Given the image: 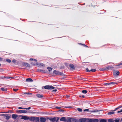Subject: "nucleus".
Returning <instances> with one entry per match:
<instances>
[{"instance_id": "obj_40", "label": "nucleus", "mask_w": 122, "mask_h": 122, "mask_svg": "<svg viewBox=\"0 0 122 122\" xmlns=\"http://www.w3.org/2000/svg\"><path fill=\"white\" fill-rule=\"evenodd\" d=\"M65 68V66H61V67H60V68L61 69H63L64 68Z\"/></svg>"}, {"instance_id": "obj_60", "label": "nucleus", "mask_w": 122, "mask_h": 122, "mask_svg": "<svg viewBox=\"0 0 122 122\" xmlns=\"http://www.w3.org/2000/svg\"><path fill=\"white\" fill-rule=\"evenodd\" d=\"M82 97L83 98H84L85 97V96L84 95H83Z\"/></svg>"}, {"instance_id": "obj_43", "label": "nucleus", "mask_w": 122, "mask_h": 122, "mask_svg": "<svg viewBox=\"0 0 122 122\" xmlns=\"http://www.w3.org/2000/svg\"><path fill=\"white\" fill-rule=\"evenodd\" d=\"M40 65L41 66H44V65L42 63H41L40 64Z\"/></svg>"}, {"instance_id": "obj_54", "label": "nucleus", "mask_w": 122, "mask_h": 122, "mask_svg": "<svg viewBox=\"0 0 122 122\" xmlns=\"http://www.w3.org/2000/svg\"><path fill=\"white\" fill-rule=\"evenodd\" d=\"M34 60V59H33L32 58H30V61H33Z\"/></svg>"}, {"instance_id": "obj_48", "label": "nucleus", "mask_w": 122, "mask_h": 122, "mask_svg": "<svg viewBox=\"0 0 122 122\" xmlns=\"http://www.w3.org/2000/svg\"><path fill=\"white\" fill-rule=\"evenodd\" d=\"M122 65V62L121 63H120L118 65H117L116 66H120L121 65Z\"/></svg>"}, {"instance_id": "obj_8", "label": "nucleus", "mask_w": 122, "mask_h": 122, "mask_svg": "<svg viewBox=\"0 0 122 122\" xmlns=\"http://www.w3.org/2000/svg\"><path fill=\"white\" fill-rule=\"evenodd\" d=\"M17 112L18 113H29V112L28 111H27L26 110H18Z\"/></svg>"}, {"instance_id": "obj_42", "label": "nucleus", "mask_w": 122, "mask_h": 122, "mask_svg": "<svg viewBox=\"0 0 122 122\" xmlns=\"http://www.w3.org/2000/svg\"><path fill=\"white\" fill-rule=\"evenodd\" d=\"M14 99H15L16 100L18 101L19 100H20V99L19 98H16V99L13 98L12 99V100H13Z\"/></svg>"}, {"instance_id": "obj_10", "label": "nucleus", "mask_w": 122, "mask_h": 122, "mask_svg": "<svg viewBox=\"0 0 122 122\" xmlns=\"http://www.w3.org/2000/svg\"><path fill=\"white\" fill-rule=\"evenodd\" d=\"M86 72L92 71V72H94L96 71V70L95 69H92L90 70H89L88 68H87L86 69Z\"/></svg>"}, {"instance_id": "obj_52", "label": "nucleus", "mask_w": 122, "mask_h": 122, "mask_svg": "<svg viewBox=\"0 0 122 122\" xmlns=\"http://www.w3.org/2000/svg\"><path fill=\"white\" fill-rule=\"evenodd\" d=\"M59 111L60 112H61L64 111V110L63 109H60V110Z\"/></svg>"}, {"instance_id": "obj_32", "label": "nucleus", "mask_w": 122, "mask_h": 122, "mask_svg": "<svg viewBox=\"0 0 122 122\" xmlns=\"http://www.w3.org/2000/svg\"><path fill=\"white\" fill-rule=\"evenodd\" d=\"M41 72L43 73H46V71L44 70H41Z\"/></svg>"}, {"instance_id": "obj_12", "label": "nucleus", "mask_w": 122, "mask_h": 122, "mask_svg": "<svg viewBox=\"0 0 122 122\" xmlns=\"http://www.w3.org/2000/svg\"><path fill=\"white\" fill-rule=\"evenodd\" d=\"M5 115L4 117L7 120L9 119L10 117V114H5Z\"/></svg>"}, {"instance_id": "obj_26", "label": "nucleus", "mask_w": 122, "mask_h": 122, "mask_svg": "<svg viewBox=\"0 0 122 122\" xmlns=\"http://www.w3.org/2000/svg\"><path fill=\"white\" fill-rule=\"evenodd\" d=\"M1 90L3 91H5L7 90V89L6 88L3 87L1 88Z\"/></svg>"}, {"instance_id": "obj_7", "label": "nucleus", "mask_w": 122, "mask_h": 122, "mask_svg": "<svg viewBox=\"0 0 122 122\" xmlns=\"http://www.w3.org/2000/svg\"><path fill=\"white\" fill-rule=\"evenodd\" d=\"M69 122H79V120L70 117Z\"/></svg>"}, {"instance_id": "obj_1", "label": "nucleus", "mask_w": 122, "mask_h": 122, "mask_svg": "<svg viewBox=\"0 0 122 122\" xmlns=\"http://www.w3.org/2000/svg\"><path fill=\"white\" fill-rule=\"evenodd\" d=\"M30 121L33 122H39L40 118L38 117H30Z\"/></svg>"}, {"instance_id": "obj_55", "label": "nucleus", "mask_w": 122, "mask_h": 122, "mask_svg": "<svg viewBox=\"0 0 122 122\" xmlns=\"http://www.w3.org/2000/svg\"><path fill=\"white\" fill-rule=\"evenodd\" d=\"M3 60V58L0 57V61H2Z\"/></svg>"}, {"instance_id": "obj_20", "label": "nucleus", "mask_w": 122, "mask_h": 122, "mask_svg": "<svg viewBox=\"0 0 122 122\" xmlns=\"http://www.w3.org/2000/svg\"><path fill=\"white\" fill-rule=\"evenodd\" d=\"M86 122H92V119H91L88 118H86Z\"/></svg>"}, {"instance_id": "obj_31", "label": "nucleus", "mask_w": 122, "mask_h": 122, "mask_svg": "<svg viewBox=\"0 0 122 122\" xmlns=\"http://www.w3.org/2000/svg\"><path fill=\"white\" fill-rule=\"evenodd\" d=\"M79 44L80 45H83V46H84L85 47H88V46H87L85 44H82V43H80Z\"/></svg>"}, {"instance_id": "obj_17", "label": "nucleus", "mask_w": 122, "mask_h": 122, "mask_svg": "<svg viewBox=\"0 0 122 122\" xmlns=\"http://www.w3.org/2000/svg\"><path fill=\"white\" fill-rule=\"evenodd\" d=\"M99 122H107V119H99Z\"/></svg>"}, {"instance_id": "obj_6", "label": "nucleus", "mask_w": 122, "mask_h": 122, "mask_svg": "<svg viewBox=\"0 0 122 122\" xmlns=\"http://www.w3.org/2000/svg\"><path fill=\"white\" fill-rule=\"evenodd\" d=\"M44 88L45 89H54L55 87L52 86L48 85L45 86Z\"/></svg>"}, {"instance_id": "obj_25", "label": "nucleus", "mask_w": 122, "mask_h": 122, "mask_svg": "<svg viewBox=\"0 0 122 122\" xmlns=\"http://www.w3.org/2000/svg\"><path fill=\"white\" fill-rule=\"evenodd\" d=\"M100 111V110H94L91 111L89 112H91V113L96 112H99Z\"/></svg>"}, {"instance_id": "obj_62", "label": "nucleus", "mask_w": 122, "mask_h": 122, "mask_svg": "<svg viewBox=\"0 0 122 122\" xmlns=\"http://www.w3.org/2000/svg\"><path fill=\"white\" fill-rule=\"evenodd\" d=\"M3 77H0V78L3 79L4 78Z\"/></svg>"}, {"instance_id": "obj_15", "label": "nucleus", "mask_w": 122, "mask_h": 122, "mask_svg": "<svg viewBox=\"0 0 122 122\" xmlns=\"http://www.w3.org/2000/svg\"><path fill=\"white\" fill-rule=\"evenodd\" d=\"M69 66L70 68H72V69L75 70V67L74 65L73 64H70Z\"/></svg>"}, {"instance_id": "obj_27", "label": "nucleus", "mask_w": 122, "mask_h": 122, "mask_svg": "<svg viewBox=\"0 0 122 122\" xmlns=\"http://www.w3.org/2000/svg\"><path fill=\"white\" fill-rule=\"evenodd\" d=\"M47 68L48 70V71H52V68L50 67H48Z\"/></svg>"}, {"instance_id": "obj_64", "label": "nucleus", "mask_w": 122, "mask_h": 122, "mask_svg": "<svg viewBox=\"0 0 122 122\" xmlns=\"http://www.w3.org/2000/svg\"><path fill=\"white\" fill-rule=\"evenodd\" d=\"M4 77V78H7L6 77H5V76H4V77Z\"/></svg>"}, {"instance_id": "obj_28", "label": "nucleus", "mask_w": 122, "mask_h": 122, "mask_svg": "<svg viewBox=\"0 0 122 122\" xmlns=\"http://www.w3.org/2000/svg\"><path fill=\"white\" fill-rule=\"evenodd\" d=\"M100 71H103L105 70H107L106 67H103L101 69H100Z\"/></svg>"}, {"instance_id": "obj_46", "label": "nucleus", "mask_w": 122, "mask_h": 122, "mask_svg": "<svg viewBox=\"0 0 122 122\" xmlns=\"http://www.w3.org/2000/svg\"><path fill=\"white\" fill-rule=\"evenodd\" d=\"M30 108H31V107H29L27 108H25V109H26V110H29V109H30Z\"/></svg>"}, {"instance_id": "obj_23", "label": "nucleus", "mask_w": 122, "mask_h": 122, "mask_svg": "<svg viewBox=\"0 0 122 122\" xmlns=\"http://www.w3.org/2000/svg\"><path fill=\"white\" fill-rule=\"evenodd\" d=\"M36 96L40 98H41L43 97V96L42 95L40 94H37L36 95Z\"/></svg>"}, {"instance_id": "obj_56", "label": "nucleus", "mask_w": 122, "mask_h": 122, "mask_svg": "<svg viewBox=\"0 0 122 122\" xmlns=\"http://www.w3.org/2000/svg\"><path fill=\"white\" fill-rule=\"evenodd\" d=\"M64 107L65 108H68L71 107Z\"/></svg>"}, {"instance_id": "obj_35", "label": "nucleus", "mask_w": 122, "mask_h": 122, "mask_svg": "<svg viewBox=\"0 0 122 122\" xmlns=\"http://www.w3.org/2000/svg\"><path fill=\"white\" fill-rule=\"evenodd\" d=\"M24 94L25 95H30V94H31V93H28V92H24Z\"/></svg>"}, {"instance_id": "obj_5", "label": "nucleus", "mask_w": 122, "mask_h": 122, "mask_svg": "<svg viewBox=\"0 0 122 122\" xmlns=\"http://www.w3.org/2000/svg\"><path fill=\"white\" fill-rule=\"evenodd\" d=\"M20 117H21V119H24V120H29L30 121V117H29L28 116H23L22 115H20Z\"/></svg>"}, {"instance_id": "obj_3", "label": "nucleus", "mask_w": 122, "mask_h": 122, "mask_svg": "<svg viewBox=\"0 0 122 122\" xmlns=\"http://www.w3.org/2000/svg\"><path fill=\"white\" fill-rule=\"evenodd\" d=\"M69 119L70 117H67V118H66L65 117H63L60 118V120L65 122H69Z\"/></svg>"}, {"instance_id": "obj_57", "label": "nucleus", "mask_w": 122, "mask_h": 122, "mask_svg": "<svg viewBox=\"0 0 122 122\" xmlns=\"http://www.w3.org/2000/svg\"><path fill=\"white\" fill-rule=\"evenodd\" d=\"M69 95H67L66 96V97H67V98H69Z\"/></svg>"}, {"instance_id": "obj_29", "label": "nucleus", "mask_w": 122, "mask_h": 122, "mask_svg": "<svg viewBox=\"0 0 122 122\" xmlns=\"http://www.w3.org/2000/svg\"><path fill=\"white\" fill-rule=\"evenodd\" d=\"M110 86H111L117 84V83L113 82H110Z\"/></svg>"}, {"instance_id": "obj_44", "label": "nucleus", "mask_w": 122, "mask_h": 122, "mask_svg": "<svg viewBox=\"0 0 122 122\" xmlns=\"http://www.w3.org/2000/svg\"><path fill=\"white\" fill-rule=\"evenodd\" d=\"M12 62L14 63H15L16 62V61L15 60V59H14V60H13L12 61Z\"/></svg>"}, {"instance_id": "obj_61", "label": "nucleus", "mask_w": 122, "mask_h": 122, "mask_svg": "<svg viewBox=\"0 0 122 122\" xmlns=\"http://www.w3.org/2000/svg\"><path fill=\"white\" fill-rule=\"evenodd\" d=\"M35 61H37V60L35 59H34V60Z\"/></svg>"}, {"instance_id": "obj_33", "label": "nucleus", "mask_w": 122, "mask_h": 122, "mask_svg": "<svg viewBox=\"0 0 122 122\" xmlns=\"http://www.w3.org/2000/svg\"><path fill=\"white\" fill-rule=\"evenodd\" d=\"M6 60L7 62L8 63H10L11 62V60L9 59H6Z\"/></svg>"}, {"instance_id": "obj_39", "label": "nucleus", "mask_w": 122, "mask_h": 122, "mask_svg": "<svg viewBox=\"0 0 122 122\" xmlns=\"http://www.w3.org/2000/svg\"><path fill=\"white\" fill-rule=\"evenodd\" d=\"M18 108L19 109H25V108H24V107L22 108V107H19Z\"/></svg>"}, {"instance_id": "obj_9", "label": "nucleus", "mask_w": 122, "mask_h": 122, "mask_svg": "<svg viewBox=\"0 0 122 122\" xmlns=\"http://www.w3.org/2000/svg\"><path fill=\"white\" fill-rule=\"evenodd\" d=\"M22 65L24 66L28 67H30V65L28 63L26 62H23L22 63Z\"/></svg>"}, {"instance_id": "obj_13", "label": "nucleus", "mask_w": 122, "mask_h": 122, "mask_svg": "<svg viewBox=\"0 0 122 122\" xmlns=\"http://www.w3.org/2000/svg\"><path fill=\"white\" fill-rule=\"evenodd\" d=\"M86 120V118H81L79 120V122H85Z\"/></svg>"}, {"instance_id": "obj_18", "label": "nucleus", "mask_w": 122, "mask_h": 122, "mask_svg": "<svg viewBox=\"0 0 122 122\" xmlns=\"http://www.w3.org/2000/svg\"><path fill=\"white\" fill-rule=\"evenodd\" d=\"M26 81L27 82H32L33 81V80L31 78H28L26 79Z\"/></svg>"}, {"instance_id": "obj_34", "label": "nucleus", "mask_w": 122, "mask_h": 122, "mask_svg": "<svg viewBox=\"0 0 122 122\" xmlns=\"http://www.w3.org/2000/svg\"><path fill=\"white\" fill-rule=\"evenodd\" d=\"M77 109L78 110L79 112H82V110L81 109L79 108H78Z\"/></svg>"}, {"instance_id": "obj_58", "label": "nucleus", "mask_w": 122, "mask_h": 122, "mask_svg": "<svg viewBox=\"0 0 122 122\" xmlns=\"http://www.w3.org/2000/svg\"><path fill=\"white\" fill-rule=\"evenodd\" d=\"M118 107H119V108H120L122 107V106H119Z\"/></svg>"}, {"instance_id": "obj_47", "label": "nucleus", "mask_w": 122, "mask_h": 122, "mask_svg": "<svg viewBox=\"0 0 122 122\" xmlns=\"http://www.w3.org/2000/svg\"><path fill=\"white\" fill-rule=\"evenodd\" d=\"M122 112V109L121 110L118 111L117 112V113H120Z\"/></svg>"}, {"instance_id": "obj_50", "label": "nucleus", "mask_w": 122, "mask_h": 122, "mask_svg": "<svg viewBox=\"0 0 122 122\" xmlns=\"http://www.w3.org/2000/svg\"><path fill=\"white\" fill-rule=\"evenodd\" d=\"M89 110L88 109H85L84 110V112H85V111H89Z\"/></svg>"}, {"instance_id": "obj_53", "label": "nucleus", "mask_w": 122, "mask_h": 122, "mask_svg": "<svg viewBox=\"0 0 122 122\" xmlns=\"http://www.w3.org/2000/svg\"><path fill=\"white\" fill-rule=\"evenodd\" d=\"M57 91V90L56 89H55V90H53L52 91V92H56Z\"/></svg>"}, {"instance_id": "obj_11", "label": "nucleus", "mask_w": 122, "mask_h": 122, "mask_svg": "<svg viewBox=\"0 0 122 122\" xmlns=\"http://www.w3.org/2000/svg\"><path fill=\"white\" fill-rule=\"evenodd\" d=\"M41 122H45L46 120V119L44 117H41L40 118Z\"/></svg>"}, {"instance_id": "obj_49", "label": "nucleus", "mask_w": 122, "mask_h": 122, "mask_svg": "<svg viewBox=\"0 0 122 122\" xmlns=\"http://www.w3.org/2000/svg\"><path fill=\"white\" fill-rule=\"evenodd\" d=\"M41 70L38 69L37 70V71H38L39 72H41Z\"/></svg>"}, {"instance_id": "obj_59", "label": "nucleus", "mask_w": 122, "mask_h": 122, "mask_svg": "<svg viewBox=\"0 0 122 122\" xmlns=\"http://www.w3.org/2000/svg\"><path fill=\"white\" fill-rule=\"evenodd\" d=\"M106 45H103V46H102V47H103L104 46H106Z\"/></svg>"}, {"instance_id": "obj_36", "label": "nucleus", "mask_w": 122, "mask_h": 122, "mask_svg": "<svg viewBox=\"0 0 122 122\" xmlns=\"http://www.w3.org/2000/svg\"><path fill=\"white\" fill-rule=\"evenodd\" d=\"M105 84L106 85V86L109 85L110 86V83H107Z\"/></svg>"}, {"instance_id": "obj_22", "label": "nucleus", "mask_w": 122, "mask_h": 122, "mask_svg": "<svg viewBox=\"0 0 122 122\" xmlns=\"http://www.w3.org/2000/svg\"><path fill=\"white\" fill-rule=\"evenodd\" d=\"M112 110H111L112 112H108V115H111L114 113H115V112H114V111H112Z\"/></svg>"}, {"instance_id": "obj_37", "label": "nucleus", "mask_w": 122, "mask_h": 122, "mask_svg": "<svg viewBox=\"0 0 122 122\" xmlns=\"http://www.w3.org/2000/svg\"><path fill=\"white\" fill-rule=\"evenodd\" d=\"M120 72L119 71L117 72V73L116 74V75L117 76H118Z\"/></svg>"}, {"instance_id": "obj_2", "label": "nucleus", "mask_w": 122, "mask_h": 122, "mask_svg": "<svg viewBox=\"0 0 122 122\" xmlns=\"http://www.w3.org/2000/svg\"><path fill=\"white\" fill-rule=\"evenodd\" d=\"M60 118L59 117H54L53 118H47L49 119L51 122H57L59 120Z\"/></svg>"}, {"instance_id": "obj_4", "label": "nucleus", "mask_w": 122, "mask_h": 122, "mask_svg": "<svg viewBox=\"0 0 122 122\" xmlns=\"http://www.w3.org/2000/svg\"><path fill=\"white\" fill-rule=\"evenodd\" d=\"M53 73L57 75L60 76H63V73L61 72L56 70H55L53 71Z\"/></svg>"}, {"instance_id": "obj_14", "label": "nucleus", "mask_w": 122, "mask_h": 122, "mask_svg": "<svg viewBox=\"0 0 122 122\" xmlns=\"http://www.w3.org/2000/svg\"><path fill=\"white\" fill-rule=\"evenodd\" d=\"M107 70H108L110 69L112 70L114 68V67L112 66H108L106 67Z\"/></svg>"}, {"instance_id": "obj_38", "label": "nucleus", "mask_w": 122, "mask_h": 122, "mask_svg": "<svg viewBox=\"0 0 122 122\" xmlns=\"http://www.w3.org/2000/svg\"><path fill=\"white\" fill-rule=\"evenodd\" d=\"M119 107H118L115 108V109L114 110H113V111H116V110L118 109H119Z\"/></svg>"}, {"instance_id": "obj_16", "label": "nucleus", "mask_w": 122, "mask_h": 122, "mask_svg": "<svg viewBox=\"0 0 122 122\" xmlns=\"http://www.w3.org/2000/svg\"><path fill=\"white\" fill-rule=\"evenodd\" d=\"M18 116L17 115L15 114H13L12 115V117L14 119H15L18 117Z\"/></svg>"}, {"instance_id": "obj_63", "label": "nucleus", "mask_w": 122, "mask_h": 122, "mask_svg": "<svg viewBox=\"0 0 122 122\" xmlns=\"http://www.w3.org/2000/svg\"><path fill=\"white\" fill-rule=\"evenodd\" d=\"M85 79L84 78H82L81 79V80H83V79Z\"/></svg>"}, {"instance_id": "obj_19", "label": "nucleus", "mask_w": 122, "mask_h": 122, "mask_svg": "<svg viewBox=\"0 0 122 122\" xmlns=\"http://www.w3.org/2000/svg\"><path fill=\"white\" fill-rule=\"evenodd\" d=\"M92 122H98L99 120L97 119H92Z\"/></svg>"}, {"instance_id": "obj_24", "label": "nucleus", "mask_w": 122, "mask_h": 122, "mask_svg": "<svg viewBox=\"0 0 122 122\" xmlns=\"http://www.w3.org/2000/svg\"><path fill=\"white\" fill-rule=\"evenodd\" d=\"M120 119L119 118H116L114 120V122H119L120 121Z\"/></svg>"}, {"instance_id": "obj_51", "label": "nucleus", "mask_w": 122, "mask_h": 122, "mask_svg": "<svg viewBox=\"0 0 122 122\" xmlns=\"http://www.w3.org/2000/svg\"><path fill=\"white\" fill-rule=\"evenodd\" d=\"M5 114H0V116H4L5 115Z\"/></svg>"}, {"instance_id": "obj_45", "label": "nucleus", "mask_w": 122, "mask_h": 122, "mask_svg": "<svg viewBox=\"0 0 122 122\" xmlns=\"http://www.w3.org/2000/svg\"><path fill=\"white\" fill-rule=\"evenodd\" d=\"M55 108L56 109H60L62 108V107H56Z\"/></svg>"}, {"instance_id": "obj_41", "label": "nucleus", "mask_w": 122, "mask_h": 122, "mask_svg": "<svg viewBox=\"0 0 122 122\" xmlns=\"http://www.w3.org/2000/svg\"><path fill=\"white\" fill-rule=\"evenodd\" d=\"M18 89H13V90L15 91V92H17V91H18Z\"/></svg>"}, {"instance_id": "obj_30", "label": "nucleus", "mask_w": 122, "mask_h": 122, "mask_svg": "<svg viewBox=\"0 0 122 122\" xmlns=\"http://www.w3.org/2000/svg\"><path fill=\"white\" fill-rule=\"evenodd\" d=\"M82 92L83 93L85 94L87 92V91L86 90H84L82 91Z\"/></svg>"}, {"instance_id": "obj_21", "label": "nucleus", "mask_w": 122, "mask_h": 122, "mask_svg": "<svg viewBox=\"0 0 122 122\" xmlns=\"http://www.w3.org/2000/svg\"><path fill=\"white\" fill-rule=\"evenodd\" d=\"M114 120L113 118L110 119L108 120V122H114Z\"/></svg>"}]
</instances>
